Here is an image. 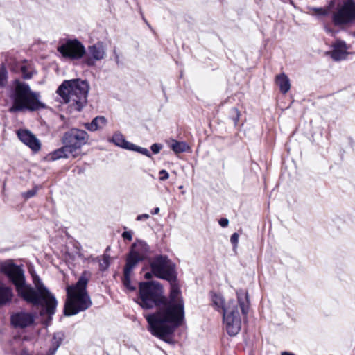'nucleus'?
Wrapping results in <instances>:
<instances>
[{
    "label": "nucleus",
    "instance_id": "f8f14e48",
    "mask_svg": "<svg viewBox=\"0 0 355 355\" xmlns=\"http://www.w3.org/2000/svg\"><path fill=\"white\" fill-rule=\"evenodd\" d=\"M35 318L33 313L19 311L11 315L10 322L15 328L25 329L33 324Z\"/></svg>",
    "mask_w": 355,
    "mask_h": 355
},
{
    "label": "nucleus",
    "instance_id": "e433bc0d",
    "mask_svg": "<svg viewBox=\"0 0 355 355\" xmlns=\"http://www.w3.org/2000/svg\"><path fill=\"white\" fill-rule=\"evenodd\" d=\"M122 236L124 239H127L128 241L132 240V232L130 231H125L122 234Z\"/></svg>",
    "mask_w": 355,
    "mask_h": 355
},
{
    "label": "nucleus",
    "instance_id": "37998d69",
    "mask_svg": "<svg viewBox=\"0 0 355 355\" xmlns=\"http://www.w3.org/2000/svg\"><path fill=\"white\" fill-rule=\"evenodd\" d=\"M282 355H295V354H293L292 353H289V352H282Z\"/></svg>",
    "mask_w": 355,
    "mask_h": 355
},
{
    "label": "nucleus",
    "instance_id": "473e14b6",
    "mask_svg": "<svg viewBox=\"0 0 355 355\" xmlns=\"http://www.w3.org/2000/svg\"><path fill=\"white\" fill-rule=\"evenodd\" d=\"M239 234L237 233H234L230 238L231 243L236 247L239 241Z\"/></svg>",
    "mask_w": 355,
    "mask_h": 355
},
{
    "label": "nucleus",
    "instance_id": "6e6552de",
    "mask_svg": "<svg viewBox=\"0 0 355 355\" xmlns=\"http://www.w3.org/2000/svg\"><path fill=\"white\" fill-rule=\"evenodd\" d=\"M89 135L83 130L71 128L68 132V157L71 154L73 157L80 154V148L87 144Z\"/></svg>",
    "mask_w": 355,
    "mask_h": 355
},
{
    "label": "nucleus",
    "instance_id": "a878e982",
    "mask_svg": "<svg viewBox=\"0 0 355 355\" xmlns=\"http://www.w3.org/2000/svg\"><path fill=\"white\" fill-rule=\"evenodd\" d=\"M73 250H71L70 252H68V255L73 259H76L77 257H80V246L78 243H73Z\"/></svg>",
    "mask_w": 355,
    "mask_h": 355
},
{
    "label": "nucleus",
    "instance_id": "7ed1b4c3",
    "mask_svg": "<svg viewBox=\"0 0 355 355\" xmlns=\"http://www.w3.org/2000/svg\"><path fill=\"white\" fill-rule=\"evenodd\" d=\"M40 94L33 92L28 84L16 80L10 94L12 105L10 112L35 111L44 108L45 105L40 101Z\"/></svg>",
    "mask_w": 355,
    "mask_h": 355
},
{
    "label": "nucleus",
    "instance_id": "79ce46f5",
    "mask_svg": "<svg viewBox=\"0 0 355 355\" xmlns=\"http://www.w3.org/2000/svg\"><path fill=\"white\" fill-rule=\"evenodd\" d=\"M159 207H156L153 209V211H151V214H157L159 212Z\"/></svg>",
    "mask_w": 355,
    "mask_h": 355
},
{
    "label": "nucleus",
    "instance_id": "4c0bfd02",
    "mask_svg": "<svg viewBox=\"0 0 355 355\" xmlns=\"http://www.w3.org/2000/svg\"><path fill=\"white\" fill-rule=\"evenodd\" d=\"M229 221L227 218H222L219 220V224L221 227H225L228 225Z\"/></svg>",
    "mask_w": 355,
    "mask_h": 355
},
{
    "label": "nucleus",
    "instance_id": "c85d7f7f",
    "mask_svg": "<svg viewBox=\"0 0 355 355\" xmlns=\"http://www.w3.org/2000/svg\"><path fill=\"white\" fill-rule=\"evenodd\" d=\"M313 10L315 11V14H317L320 16H325V15H327L329 14L330 8L324 7V8H314Z\"/></svg>",
    "mask_w": 355,
    "mask_h": 355
},
{
    "label": "nucleus",
    "instance_id": "423d86ee",
    "mask_svg": "<svg viewBox=\"0 0 355 355\" xmlns=\"http://www.w3.org/2000/svg\"><path fill=\"white\" fill-rule=\"evenodd\" d=\"M238 302H236L234 300L229 301L227 305L225 304V299L220 294L212 293L211 294V302L216 310L225 313V311L229 309L230 303L232 302V304H239L240 309L243 315L248 313L249 307V300L248 293L243 290H239L236 291Z\"/></svg>",
    "mask_w": 355,
    "mask_h": 355
},
{
    "label": "nucleus",
    "instance_id": "72a5a7b5",
    "mask_svg": "<svg viewBox=\"0 0 355 355\" xmlns=\"http://www.w3.org/2000/svg\"><path fill=\"white\" fill-rule=\"evenodd\" d=\"M151 150L155 153L157 154L159 153L160 150L162 149V145L159 144H154L150 147Z\"/></svg>",
    "mask_w": 355,
    "mask_h": 355
},
{
    "label": "nucleus",
    "instance_id": "2f4dec72",
    "mask_svg": "<svg viewBox=\"0 0 355 355\" xmlns=\"http://www.w3.org/2000/svg\"><path fill=\"white\" fill-rule=\"evenodd\" d=\"M159 180L161 181H164L166 180H167L168 178H169V174L166 171V170H161L159 171Z\"/></svg>",
    "mask_w": 355,
    "mask_h": 355
},
{
    "label": "nucleus",
    "instance_id": "ddd939ff",
    "mask_svg": "<svg viewBox=\"0 0 355 355\" xmlns=\"http://www.w3.org/2000/svg\"><path fill=\"white\" fill-rule=\"evenodd\" d=\"M19 139L26 146L29 147L33 152L37 153L41 148L40 141L31 131L26 129H20L17 132Z\"/></svg>",
    "mask_w": 355,
    "mask_h": 355
},
{
    "label": "nucleus",
    "instance_id": "5701e85b",
    "mask_svg": "<svg viewBox=\"0 0 355 355\" xmlns=\"http://www.w3.org/2000/svg\"><path fill=\"white\" fill-rule=\"evenodd\" d=\"M50 159L57 160L58 159L67 157V146H64L51 153L49 155Z\"/></svg>",
    "mask_w": 355,
    "mask_h": 355
},
{
    "label": "nucleus",
    "instance_id": "cd10ccee",
    "mask_svg": "<svg viewBox=\"0 0 355 355\" xmlns=\"http://www.w3.org/2000/svg\"><path fill=\"white\" fill-rule=\"evenodd\" d=\"M21 71L24 79H30L33 76V71L26 65L21 67Z\"/></svg>",
    "mask_w": 355,
    "mask_h": 355
},
{
    "label": "nucleus",
    "instance_id": "7c9ffc66",
    "mask_svg": "<svg viewBox=\"0 0 355 355\" xmlns=\"http://www.w3.org/2000/svg\"><path fill=\"white\" fill-rule=\"evenodd\" d=\"M37 188H33V189L26 191V193H24V196L26 198H30L35 195V193H37Z\"/></svg>",
    "mask_w": 355,
    "mask_h": 355
},
{
    "label": "nucleus",
    "instance_id": "bb28decb",
    "mask_svg": "<svg viewBox=\"0 0 355 355\" xmlns=\"http://www.w3.org/2000/svg\"><path fill=\"white\" fill-rule=\"evenodd\" d=\"M132 146L130 147L129 150L138 152L142 155H144L147 157H150V154L149 150L147 148L137 146L133 144H131Z\"/></svg>",
    "mask_w": 355,
    "mask_h": 355
},
{
    "label": "nucleus",
    "instance_id": "ea45409f",
    "mask_svg": "<svg viewBox=\"0 0 355 355\" xmlns=\"http://www.w3.org/2000/svg\"><path fill=\"white\" fill-rule=\"evenodd\" d=\"M153 275V273L152 272H148L145 273V275H144V277H145L146 279H151V278H152Z\"/></svg>",
    "mask_w": 355,
    "mask_h": 355
},
{
    "label": "nucleus",
    "instance_id": "4be33fe9",
    "mask_svg": "<svg viewBox=\"0 0 355 355\" xmlns=\"http://www.w3.org/2000/svg\"><path fill=\"white\" fill-rule=\"evenodd\" d=\"M135 266L128 265L125 263L124 271H123V284L129 290H135V287L131 286L130 277Z\"/></svg>",
    "mask_w": 355,
    "mask_h": 355
},
{
    "label": "nucleus",
    "instance_id": "0eeeda50",
    "mask_svg": "<svg viewBox=\"0 0 355 355\" xmlns=\"http://www.w3.org/2000/svg\"><path fill=\"white\" fill-rule=\"evenodd\" d=\"M223 318L227 334L231 336L238 334L241 328V319L237 304L230 302L229 309L225 311Z\"/></svg>",
    "mask_w": 355,
    "mask_h": 355
},
{
    "label": "nucleus",
    "instance_id": "a19ab883",
    "mask_svg": "<svg viewBox=\"0 0 355 355\" xmlns=\"http://www.w3.org/2000/svg\"><path fill=\"white\" fill-rule=\"evenodd\" d=\"M63 314L64 315H67V300H65V302L64 303V306H63Z\"/></svg>",
    "mask_w": 355,
    "mask_h": 355
},
{
    "label": "nucleus",
    "instance_id": "aec40b11",
    "mask_svg": "<svg viewBox=\"0 0 355 355\" xmlns=\"http://www.w3.org/2000/svg\"><path fill=\"white\" fill-rule=\"evenodd\" d=\"M169 147L176 154L187 152L190 150V147L184 141H178L175 139H172L168 143Z\"/></svg>",
    "mask_w": 355,
    "mask_h": 355
},
{
    "label": "nucleus",
    "instance_id": "9d476101",
    "mask_svg": "<svg viewBox=\"0 0 355 355\" xmlns=\"http://www.w3.org/2000/svg\"><path fill=\"white\" fill-rule=\"evenodd\" d=\"M355 19V4L351 1L345 3L334 15L336 25L347 24Z\"/></svg>",
    "mask_w": 355,
    "mask_h": 355
},
{
    "label": "nucleus",
    "instance_id": "c9c22d12",
    "mask_svg": "<svg viewBox=\"0 0 355 355\" xmlns=\"http://www.w3.org/2000/svg\"><path fill=\"white\" fill-rule=\"evenodd\" d=\"M15 355H34L32 352H29L27 348H23L19 353Z\"/></svg>",
    "mask_w": 355,
    "mask_h": 355
},
{
    "label": "nucleus",
    "instance_id": "20e7f679",
    "mask_svg": "<svg viewBox=\"0 0 355 355\" xmlns=\"http://www.w3.org/2000/svg\"><path fill=\"white\" fill-rule=\"evenodd\" d=\"M91 277L88 271H84L76 284L68 286V316L88 309L92 304L87 291V285Z\"/></svg>",
    "mask_w": 355,
    "mask_h": 355
},
{
    "label": "nucleus",
    "instance_id": "58836bf2",
    "mask_svg": "<svg viewBox=\"0 0 355 355\" xmlns=\"http://www.w3.org/2000/svg\"><path fill=\"white\" fill-rule=\"evenodd\" d=\"M149 217L150 216L148 214H140L137 216V220L139 221L144 219H148Z\"/></svg>",
    "mask_w": 355,
    "mask_h": 355
},
{
    "label": "nucleus",
    "instance_id": "4468645a",
    "mask_svg": "<svg viewBox=\"0 0 355 355\" xmlns=\"http://www.w3.org/2000/svg\"><path fill=\"white\" fill-rule=\"evenodd\" d=\"M86 54L84 45L77 39H68V58L78 60Z\"/></svg>",
    "mask_w": 355,
    "mask_h": 355
},
{
    "label": "nucleus",
    "instance_id": "f3484780",
    "mask_svg": "<svg viewBox=\"0 0 355 355\" xmlns=\"http://www.w3.org/2000/svg\"><path fill=\"white\" fill-rule=\"evenodd\" d=\"M55 101L58 103L57 107L67 103V80H64L56 90Z\"/></svg>",
    "mask_w": 355,
    "mask_h": 355
},
{
    "label": "nucleus",
    "instance_id": "f704fd0d",
    "mask_svg": "<svg viewBox=\"0 0 355 355\" xmlns=\"http://www.w3.org/2000/svg\"><path fill=\"white\" fill-rule=\"evenodd\" d=\"M58 49L63 57H67V44H62L60 46L58 47Z\"/></svg>",
    "mask_w": 355,
    "mask_h": 355
},
{
    "label": "nucleus",
    "instance_id": "dca6fc26",
    "mask_svg": "<svg viewBox=\"0 0 355 355\" xmlns=\"http://www.w3.org/2000/svg\"><path fill=\"white\" fill-rule=\"evenodd\" d=\"M107 119L103 116H98L93 119L90 123H85V128L91 132H95L103 129L107 124Z\"/></svg>",
    "mask_w": 355,
    "mask_h": 355
},
{
    "label": "nucleus",
    "instance_id": "b1692460",
    "mask_svg": "<svg viewBox=\"0 0 355 355\" xmlns=\"http://www.w3.org/2000/svg\"><path fill=\"white\" fill-rule=\"evenodd\" d=\"M8 82V71L5 66L0 64V88L6 86Z\"/></svg>",
    "mask_w": 355,
    "mask_h": 355
},
{
    "label": "nucleus",
    "instance_id": "9b49d317",
    "mask_svg": "<svg viewBox=\"0 0 355 355\" xmlns=\"http://www.w3.org/2000/svg\"><path fill=\"white\" fill-rule=\"evenodd\" d=\"M106 56V47L103 42H98L88 46L85 63L87 66H94L96 61L103 60Z\"/></svg>",
    "mask_w": 355,
    "mask_h": 355
},
{
    "label": "nucleus",
    "instance_id": "393cba45",
    "mask_svg": "<svg viewBox=\"0 0 355 355\" xmlns=\"http://www.w3.org/2000/svg\"><path fill=\"white\" fill-rule=\"evenodd\" d=\"M110 263V256L107 254H104L102 259L99 261L100 270L104 271L108 268Z\"/></svg>",
    "mask_w": 355,
    "mask_h": 355
},
{
    "label": "nucleus",
    "instance_id": "412c9836",
    "mask_svg": "<svg viewBox=\"0 0 355 355\" xmlns=\"http://www.w3.org/2000/svg\"><path fill=\"white\" fill-rule=\"evenodd\" d=\"M116 146L129 150L132 143L126 141L123 135L120 132H115L110 139Z\"/></svg>",
    "mask_w": 355,
    "mask_h": 355
},
{
    "label": "nucleus",
    "instance_id": "2eb2a0df",
    "mask_svg": "<svg viewBox=\"0 0 355 355\" xmlns=\"http://www.w3.org/2000/svg\"><path fill=\"white\" fill-rule=\"evenodd\" d=\"M328 53L330 54L331 58L336 61L345 59L348 54L345 42L341 40H337L333 44V50Z\"/></svg>",
    "mask_w": 355,
    "mask_h": 355
},
{
    "label": "nucleus",
    "instance_id": "a211bd4d",
    "mask_svg": "<svg viewBox=\"0 0 355 355\" xmlns=\"http://www.w3.org/2000/svg\"><path fill=\"white\" fill-rule=\"evenodd\" d=\"M12 297L13 293L12 289L0 282V306L10 302Z\"/></svg>",
    "mask_w": 355,
    "mask_h": 355
},
{
    "label": "nucleus",
    "instance_id": "39448f33",
    "mask_svg": "<svg viewBox=\"0 0 355 355\" xmlns=\"http://www.w3.org/2000/svg\"><path fill=\"white\" fill-rule=\"evenodd\" d=\"M89 84L81 79L68 80V112H80L87 104Z\"/></svg>",
    "mask_w": 355,
    "mask_h": 355
},
{
    "label": "nucleus",
    "instance_id": "f257e3e1",
    "mask_svg": "<svg viewBox=\"0 0 355 355\" xmlns=\"http://www.w3.org/2000/svg\"><path fill=\"white\" fill-rule=\"evenodd\" d=\"M153 275L171 284L169 297L164 295L163 287L158 282H143L139 285L137 303L145 309L156 306V311L145 314L148 330L167 343H173L172 335L184 319V303L176 283L175 265L166 256L157 255L149 260Z\"/></svg>",
    "mask_w": 355,
    "mask_h": 355
},
{
    "label": "nucleus",
    "instance_id": "1a4fd4ad",
    "mask_svg": "<svg viewBox=\"0 0 355 355\" xmlns=\"http://www.w3.org/2000/svg\"><path fill=\"white\" fill-rule=\"evenodd\" d=\"M150 248L141 240H137L131 246L126 259V264L136 267L139 261L147 258Z\"/></svg>",
    "mask_w": 355,
    "mask_h": 355
},
{
    "label": "nucleus",
    "instance_id": "6ab92c4d",
    "mask_svg": "<svg viewBox=\"0 0 355 355\" xmlns=\"http://www.w3.org/2000/svg\"><path fill=\"white\" fill-rule=\"evenodd\" d=\"M275 83L279 87L280 92L283 94L287 93L291 88L290 80L284 73L276 76Z\"/></svg>",
    "mask_w": 355,
    "mask_h": 355
},
{
    "label": "nucleus",
    "instance_id": "f03ea898",
    "mask_svg": "<svg viewBox=\"0 0 355 355\" xmlns=\"http://www.w3.org/2000/svg\"><path fill=\"white\" fill-rule=\"evenodd\" d=\"M0 270L15 284L18 295L26 302L41 307L40 315H47L49 318L55 313L57 301L44 286L40 277L32 274L33 284L37 291L26 284L24 270L11 261L2 263Z\"/></svg>",
    "mask_w": 355,
    "mask_h": 355
},
{
    "label": "nucleus",
    "instance_id": "c756f323",
    "mask_svg": "<svg viewBox=\"0 0 355 355\" xmlns=\"http://www.w3.org/2000/svg\"><path fill=\"white\" fill-rule=\"evenodd\" d=\"M58 347L59 344L57 342L53 343V345L49 349L45 355H55Z\"/></svg>",
    "mask_w": 355,
    "mask_h": 355
}]
</instances>
